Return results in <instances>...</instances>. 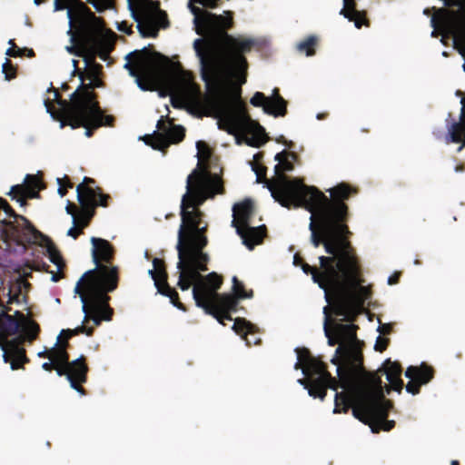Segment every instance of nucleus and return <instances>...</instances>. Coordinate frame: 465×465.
I'll return each instance as SVG.
<instances>
[{
  "instance_id": "nucleus-47",
  "label": "nucleus",
  "mask_w": 465,
  "mask_h": 465,
  "mask_svg": "<svg viewBox=\"0 0 465 465\" xmlns=\"http://www.w3.org/2000/svg\"><path fill=\"white\" fill-rule=\"evenodd\" d=\"M153 269L156 271V272L162 278L163 282H164V283L167 282L168 275H167L164 261L162 259H159V258H153Z\"/></svg>"
},
{
  "instance_id": "nucleus-21",
  "label": "nucleus",
  "mask_w": 465,
  "mask_h": 465,
  "mask_svg": "<svg viewBox=\"0 0 465 465\" xmlns=\"http://www.w3.org/2000/svg\"><path fill=\"white\" fill-rule=\"evenodd\" d=\"M44 176H25L21 184L11 187L10 195L21 204L25 203L26 199L39 197V192L45 188Z\"/></svg>"
},
{
  "instance_id": "nucleus-43",
  "label": "nucleus",
  "mask_w": 465,
  "mask_h": 465,
  "mask_svg": "<svg viewBox=\"0 0 465 465\" xmlns=\"http://www.w3.org/2000/svg\"><path fill=\"white\" fill-rule=\"evenodd\" d=\"M232 329L237 334L246 336L252 332L253 325L244 318H236Z\"/></svg>"
},
{
  "instance_id": "nucleus-2",
  "label": "nucleus",
  "mask_w": 465,
  "mask_h": 465,
  "mask_svg": "<svg viewBox=\"0 0 465 465\" xmlns=\"http://www.w3.org/2000/svg\"><path fill=\"white\" fill-rule=\"evenodd\" d=\"M256 183L268 188L273 199L285 208H304L311 213L309 230L311 242L317 248L323 245L329 256H320L322 265L335 262L338 271L355 274L360 259L352 246L351 232L347 225L350 213L346 203L358 193V188L347 183L326 189L330 197L303 179L294 176H256Z\"/></svg>"
},
{
  "instance_id": "nucleus-39",
  "label": "nucleus",
  "mask_w": 465,
  "mask_h": 465,
  "mask_svg": "<svg viewBox=\"0 0 465 465\" xmlns=\"http://www.w3.org/2000/svg\"><path fill=\"white\" fill-rule=\"evenodd\" d=\"M76 1L77 0H54V10L60 11L67 9V16L72 23L74 18L76 11ZM78 15V14H76Z\"/></svg>"
},
{
  "instance_id": "nucleus-54",
  "label": "nucleus",
  "mask_w": 465,
  "mask_h": 465,
  "mask_svg": "<svg viewBox=\"0 0 465 465\" xmlns=\"http://www.w3.org/2000/svg\"><path fill=\"white\" fill-rule=\"evenodd\" d=\"M149 274L153 278L154 285L157 290L158 287H163L164 285V282H163L162 278L159 276V274L156 272L154 269L149 270Z\"/></svg>"
},
{
  "instance_id": "nucleus-45",
  "label": "nucleus",
  "mask_w": 465,
  "mask_h": 465,
  "mask_svg": "<svg viewBox=\"0 0 465 465\" xmlns=\"http://www.w3.org/2000/svg\"><path fill=\"white\" fill-rule=\"evenodd\" d=\"M250 103L255 107H262L264 113L265 106H267V104L271 105L268 96H265V94L262 92H256L251 98Z\"/></svg>"
},
{
  "instance_id": "nucleus-20",
  "label": "nucleus",
  "mask_w": 465,
  "mask_h": 465,
  "mask_svg": "<svg viewBox=\"0 0 465 465\" xmlns=\"http://www.w3.org/2000/svg\"><path fill=\"white\" fill-rule=\"evenodd\" d=\"M83 303L82 310L84 313L83 323H87L90 320L93 321L95 326H99L102 321H111L114 310L110 307L109 302L94 304L92 302L91 298L85 294L80 293L79 295Z\"/></svg>"
},
{
  "instance_id": "nucleus-15",
  "label": "nucleus",
  "mask_w": 465,
  "mask_h": 465,
  "mask_svg": "<svg viewBox=\"0 0 465 465\" xmlns=\"http://www.w3.org/2000/svg\"><path fill=\"white\" fill-rule=\"evenodd\" d=\"M320 262L321 270L317 267L311 266L304 261L301 267L304 273L311 274L313 282L318 283L319 287L324 291L325 300L328 303L331 302V290L339 276V271L335 262H328L322 265Z\"/></svg>"
},
{
  "instance_id": "nucleus-16",
  "label": "nucleus",
  "mask_w": 465,
  "mask_h": 465,
  "mask_svg": "<svg viewBox=\"0 0 465 465\" xmlns=\"http://www.w3.org/2000/svg\"><path fill=\"white\" fill-rule=\"evenodd\" d=\"M79 78L81 84L77 89L71 94L70 102H62L67 106L68 110H100L99 102L97 101V94L94 92V88L93 83L90 80L88 84L84 83L85 77L84 72L79 73Z\"/></svg>"
},
{
  "instance_id": "nucleus-61",
  "label": "nucleus",
  "mask_w": 465,
  "mask_h": 465,
  "mask_svg": "<svg viewBox=\"0 0 465 465\" xmlns=\"http://www.w3.org/2000/svg\"><path fill=\"white\" fill-rule=\"evenodd\" d=\"M90 80L92 81L94 89L104 86V82L100 79V76L96 78H91Z\"/></svg>"
},
{
  "instance_id": "nucleus-23",
  "label": "nucleus",
  "mask_w": 465,
  "mask_h": 465,
  "mask_svg": "<svg viewBox=\"0 0 465 465\" xmlns=\"http://www.w3.org/2000/svg\"><path fill=\"white\" fill-rule=\"evenodd\" d=\"M20 220L22 223L14 227L19 244H38L42 246L47 241L49 237L38 231L28 219L20 216Z\"/></svg>"
},
{
  "instance_id": "nucleus-58",
  "label": "nucleus",
  "mask_w": 465,
  "mask_h": 465,
  "mask_svg": "<svg viewBox=\"0 0 465 465\" xmlns=\"http://www.w3.org/2000/svg\"><path fill=\"white\" fill-rule=\"evenodd\" d=\"M65 210H66V213L68 214H71L73 216V218L74 216H77L76 214V210H77V207L74 203H72L71 202H68L66 207H65Z\"/></svg>"
},
{
  "instance_id": "nucleus-35",
  "label": "nucleus",
  "mask_w": 465,
  "mask_h": 465,
  "mask_svg": "<svg viewBox=\"0 0 465 465\" xmlns=\"http://www.w3.org/2000/svg\"><path fill=\"white\" fill-rule=\"evenodd\" d=\"M331 305L330 306H325L323 308V313H324V322H323V330H324V334L325 336L327 337L328 339V344L330 346H334L336 344L340 345L341 344V341L339 340L338 336L335 335L333 330L331 329Z\"/></svg>"
},
{
  "instance_id": "nucleus-46",
  "label": "nucleus",
  "mask_w": 465,
  "mask_h": 465,
  "mask_svg": "<svg viewBox=\"0 0 465 465\" xmlns=\"http://www.w3.org/2000/svg\"><path fill=\"white\" fill-rule=\"evenodd\" d=\"M24 52H27V57H34L35 55V51L30 48H19L11 46L6 50V55L10 57H22L24 56Z\"/></svg>"
},
{
  "instance_id": "nucleus-37",
  "label": "nucleus",
  "mask_w": 465,
  "mask_h": 465,
  "mask_svg": "<svg viewBox=\"0 0 465 465\" xmlns=\"http://www.w3.org/2000/svg\"><path fill=\"white\" fill-rule=\"evenodd\" d=\"M158 292L170 299L171 303L177 309L186 312V306L181 302L179 294L175 289L172 288L168 282H165L163 287H158Z\"/></svg>"
},
{
  "instance_id": "nucleus-8",
  "label": "nucleus",
  "mask_w": 465,
  "mask_h": 465,
  "mask_svg": "<svg viewBox=\"0 0 465 465\" xmlns=\"http://www.w3.org/2000/svg\"><path fill=\"white\" fill-rule=\"evenodd\" d=\"M296 351L299 361L295 364V369L302 368V372L306 376L299 381L308 390L310 396L322 401L326 397L327 389L337 391L341 388V392H348L352 387L359 386L361 377L353 378L351 385L343 386L340 377H332L327 370V365L321 359L313 357L308 349H296Z\"/></svg>"
},
{
  "instance_id": "nucleus-57",
  "label": "nucleus",
  "mask_w": 465,
  "mask_h": 465,
  "mask_svg": "<svg viewBox=\"0 0 465 465\" xmlns=\"http://www.w3.org/2000/svg\"><path fill=\"white\" fill-rule=\"evenodd\" d=\"M55 345L59 346V347H64L65 351H67L70 344H69V340H66V338H64L63 336H61L59 334V336L57 337V341L55 343Z\"/></svg>"
},
{
  "instance_id": "nucleus-49",
  "label": "nucleus",
  "mask_w": 465,
  "mask_h": 465,
  "mask_svg": "<svg viewBox=\"0 0 465 465\" xmlns=\"http://www.w3.org/2000/svg\"><path fill=\"white\" fill-rule=\"evenodd\" d=\"M58 193L63 197L67 193L68 188H73L74 183L69 180V176L57 177Z\"/></svg>"
},
{
  "instance_id": "nucleus-10",
  "label": "nucleus",
  "mask_w": 465,
  "mask_h": 465,
  "mask_svg": "<svg viewBox=\"0 0 465 465\" xmlns=\"http://www.w3.org/2000/svg\"><path fill=\"white\" fill-rule=\"evenodd\" d=\"M119 269L107 264L95 265L94 269L85 272L77 282L75 293L85 294L94 304L109 302V292L117 289L119 284Z\"/></svg>"
},
{
  "instance_id": "nucleus-22",
  "label": "nucleus",
  "mask_w": 465,
  "mask_h": 465,
  "mask_svg": "<svg viewBox=\"0 0 465 465\" xmlns=\"http://www.w3.org/2000/svg\"><path fill=\"white\" fill-rule=\"evenodd\" d=\"M405 376L411 381L406 384V391L412 395L420 393V386L429 383L434 377L431 366L422 363L420 366H410Z\"/></svg>"
},
{
  "instance_id": "nucleus-6",
  "label": "nucleus",
  "mask_w": 465,
  "mask_h": 465,
  "mask_svg": "<svg viewBox=\"0 0 465 465\" xmlns=\"http://www.w3.org/2000/svg\"><path fill=\"white\" fill-rule=\"evenodd\" d=\"M349 322L343 324L331 317V327L341 341L331 362L337 366V375L343 386L351 385L353 378L362 372L361 377L366 372L363 369L362 342L357 338L359 327L354 322Z\"/></svg>"
},
{
  "instance_id": "nucleus-44",
  "label": "nucleus",
  "mask_w": 465,
  "mask_h": 465,
  "mask_svg": "<svg viewBox=\"0 0 465 465\" xmlns=\"http://www.w3.org/2000/svg\"><path fill=\"white\" fill-rule=\"evenodd\" d=\"M81 333H85L87 336H92L94 333V328L81 325L74 329L62 330L60 335L64 338H66V340H70L72 337Z\"/></svg>"
},
{
  "instance_id": "nucleus-26",
  "label": "nucleus",
  "mask_w": 465,
  "mask_h": 465,
  "mask_svg": "<svg viewBox=\"0 0 465 465\" xmlns=\"http://www.w3.org/2000/svg\"><path fill=\"white\" fill-rule=\"evenodd\" d=\"M31 284L22 277H18L15 281L11 282L8 285L6 295L8 296V304L12 303H27L28 292Z\"/></svg>"
},
{
  "instance_id": "nucleus-60",
  "label": "nucleus",
  "mask_w": 465,
  "mask_h": 465,
  "mask_svg": "<svg viewBox=\"0 0 465 465\" xmlns=\"http://www.w3.org/2000/svg\"><path fill=\"white\" fill-rule=\"evenodd\" d=\"M401 272H395L388 279V283L390 285L397 284L400 281Z\"/></svg>"
},
{
  "instance_id": "nucleus-29",
  "label": "nucleus",
  "mask_w": 465,
  "mask_h": 465,
  "mask_svg": "<svg viewBox=\"0 0 465 465\" xmlns=\"http://www.w3.org/2000/svg\"><path fill=\"white\" fill-rule=\"evenodd\" d=\"M270 104L265 106V114L274 117L285 116L287 114V101L280 94L279 89L274 88L272 96H268Z\"/></svg>"
},
{
  "instance_id": "nucleus-56",
  "label": "nucleus",
  "mask_w": 465,
  "mask_h": 465,
  "mask_svg": "<svg viewBox=\"0 0 465 465\" xmlns=\"http://www.w3.org/2000/svg\"><path fill=\"white\" fill-rule=\"evenodd\" d=\"M60 366L56 364L54 361H50L49 362H44L42 365V368L46 371H51L53 370H55L57 372V368Z\"/></svg>"
},
{
  "instance_id": "nucleus-7",
  "label": "nucleus",
  "mask_w": 465,
  "mask_h": 465,
  "mask_svg": "<svg viewBox=\"0 0 465 465\" xmlns=\"http://www.w3.org/2000/svg\"><path fill=\"white\" fill-rule=\"evenodd\" d=\"M355 274L339 271V276L331 290V309L336 316L346 322H355L364 310V304L371 297V290L361 284V263L356 262Z\"/></svg>"
},
{
  "instance_id": "nucleus-41",
  "label": "nucleus",
  "mask_w": 465,
  "mask_h": 465,
  "mask_svg": "<svg viewBox=\"0 0 465 465\" xmlns=\"http://www.w3.org/2000/svg\"><path fill=\"white\" fill-rule=\"evenodd\" d=\"M317 44L318 38L315 35H309L298 44L297 49L302 53H305L307 56H312L315 54V46Z\"/></svg>"
},
{
  "instance_id": "nucleus-62",
  "label": "nucleus",
  "mask_w": 465,
  "mask_h": 465,
  "mask_svg": "<svg viewBox=\"0 0 465 465\" xmlns=\"http://www.w3.org/2000/svg\"><path fill=\"white\" fill-rule=\"evenodd\" d=\"M278 143H282L284 145H286L289 148H292L293 145V143L292 141H287L283 135H281L279 138L276 139Z\"/></svg>"
},
{
  "instance_id": "nucleus-52",
  "label": "nucleus",
  "mask_w": 465,
  "mask_h": 465,
  "mask_svg": "<svg viewBox=\"0 0 465 465\" xmlns=\"http://www.w3.org/2000/svg\"><path fill=\"white\" fill-rule=\"evenodd\" d=\"M389 343H390V340L388 338L378 336L375 345H374V349L377 351L382 352L383 351H385L387 349Z\"/></svg>"
},
{
  "instance_id": "nucleus-55",
  "label": "nucleus",
  "mask_w": 465,
  "mask_h": 465,
  "mask_svg": "<svg viewBox=\"0 0 465 465\" xmlns=\"http://www.w3.org/2000/svg\"><path fill=\"white\" fill-rule=\"evenodd\" d=\"M82 233H83L82 228H79L78 226H75L74 224V227L70 228L67 232V234L69 236L73 237L74 239H77L79 237V235H81Z\"/></svg>"
},
{
  "instance_id": "nucleus-19",
  "label": "nucleus",
  "mask_w": 465,
  "mask_h": 465,
  "mask_svg": "<svg viewBox=\"0 0 465 465\" xmlns=\"http://www.w3.org/2000/svg\"><path fill=\"white\" fill-rule=\"evenodd\" d=\"M198 163L190 174H223L219 158L203 141L196 143Z\"/></svg>"
},
{
  "instance_id": "nucleus-9",
  "label": "nucleus",
  "mask_w": 465,
  "mask_h": 465,
  "mask_svg": "<svg viewBox=\"0 0 465 465\" xmlns=\"http://www.w3.org/2000/svg\"><path fill=\"white\" fill-rule=\"evenodd\" d=\"M78 7L81 12L87 15V19H82L79 22L77 33V45L74 50L84 52L86 55H93L95 61L99 56L105 61L110 52L113 50V45L104 36V21L97 17L84 3L79 2Z\"/></svg>"
},
{
  "instance_id": "nucleus-32",
  "label": "nucleus",
  "mask_w": 465,
  "mask_h": 465,
  "mask_svg": "<svg viewBox=\"0 0 465 465\" xmlns=\"http://www.w3.org/2000/svg\"><path fill=\"white\" fill-rule=\"evenodd\" d=\"M68 51L76 56L82 57L85 64L84 77L87 79L96 78L102 74L103 66L94 60L93 55H86L84 52H78L74 47H69Z\"/></svg>"
},
{
  "instance_id": "nucleus-27",
  "label": "nucleus",
  "mask_w": 465,
  "mask_h": 465,
  "mask_svg": "<svg viewBox=\"0 0 465 465\" xmlns=\"http://www.w3.org/2000/svg\"><path fill=\"white\" fill-rule=\"evenodd\" d=\"M340 15H343L349 21L353 22L354 25L359 29L361 28L362 25H370L366 11L357 10L355 0H343V7L341 9Z\"/></svg>"
},
{
  "instance_id": "nucleus-51",
  "label": "nucleus",
  "mask_w": 465,
  "mask_h": 465,
  "mask_svg": "<svg viewBox=\"0 0 465 465\" xmlns=\"http://www.w3.org/2000/svg\"><path fill=\"white\" fill-rule=\"evenodd\" d=\"M260 154L257 153L254 155L253 163H252V170L254 172L255 174H266L267 167L264 166L262 163H260Z\"/></svg>"
},
{
  "instance_id": "nucleus-59",
  "label": "nucleus",
  "mask_w": 465,
  "mask_h": 465,
  "mask_svg": "<svg viewBox=\"0 0 465 465\" xmlns=\"http://www.w3.org/2000/svg\"><path fill=\"white\" fill-rule=\"evenodd\" d=\"M392 331V326L391 324H382L379 326L378 331L383 335L390 334Z\"/></svg>"
},
{
  "instance_id": "nucleus-38",
  "label": "nucleus",
  "mask_w": 465,
  "mask_h": 465,
  "mask_svg": "<svg viewBox=\"0 0 465 465\" xmlns=\"http://www.w3.org/2000/svg\"><path fill=\"white\" fill-rule=\"evenodd\" d=\"M82 208L83 211L77 213V216L74 217V224L84 230V228L89 225V223L94 214V208L91 209L87 206H82Z\"/></svg>"
},
{
  "instance_id": "nucleus-5",
  "label": "nucleus",
  "mask_w": 465,
  "mask_h": 465,
  "mask_svg": "<svg viewBox=\"0 0 465 465\" xmlns=\"http://www.w3.org/2000/svg\"><path fill=\"white\" fill-rule=\"evenodd\" d=\"M0 307V333L6 337L16 335L5 341L0 337L4 361L10 363L14 371L24 369V365L29 362L24 344L25 341H35L41 328L35 320L20 311H15L14 315L9 314L12 308L5 305L1 299Z\"/></svg>"
},
{
  "instance_id": "nucleus-4",
  "label": "nucleus",
  "mask_w": 465,
  "mask_h": 465,
  "mask_svg": "<svg viewBox=\"0 0 465 465\" xmlns=\"http://www.w3.org/2000/svg\"><path fill=\"white\" fill-rule=\"evenodd\" d=\"M400 363L386 360L376 372H365L358 387L348 392H337L334 398V413H346L352 410L353 416L369 425L373 433L390 431L395 426L394 420H387L392 408L391 401L385 399L391 390L401 392L403 381Z\"/></svg>"
},
{
  "instance_id": "nucleus-12",
  "label": "nucleus",
  "mask_w": 465,
  "mask_h": 465,
  "mask_svg": "<svg viewBox=\"0 0 465 465\" xmlns=\"http://www.w3.org/2000/svg\"><path fill=\"white\" fill-rule=\"evenodd\" d=\"M128 62L124 64L130 74L136 78L138 86L143 90H148V85L140 77V74L152 72L160 66L162 61L167 58L156 51H152L149 47H143L142 50H135L128 54L125 57Z\"/></svg>"
},
{
  "instance_id": "nucleus-30",
  "label": "nucleus",
  "mask_w": 465,
  "mask_h": 465,
  "mask_svg": "<svg viewBox=\"0 0 465 465\" xmlns=\"http://www.w3.org/2000/svg\"><path fill=\"white\" fill-rule=\"evenodd\" d=\"M232 300H234V303L230 306H223L221 301L216 302H212L211 306L213 311L211 312H205L206 314L212 315L221 324L225 325L224 321H232L231 316V312H235L237 311V306L239 302L237 299L232 296Z\"/></svg>"
},
{
  "instance_id": "nucleus-36",
  "label": "nucleus",
  "mask_w": 465,
  "mask_h": 465,
  "mask_svg": "<svg viewBox=\"0 0 465 465\" xmlns=\"http://www.w3.org/2000/svg\"><path fill=\"white\" fill-rule=\"evenodd\" d=\"M42 247L46 248V252L51 262L56 265L58 271H62L65 267V263L60 252L57 250L53 241L50 238H48L47 241H45L43 243Z\"/></svg>"
},
{
  "instance_id": "nucleus-24",
  "label": "nucleus",
  "mask_w": 465,
  "mask_h": 465,
  "mask_svg": "<svg viewBox=\"0 0 465 465\" xmlns=\"http://www.w3.org/2000/svg\"><path fill=\"white\" fill-rule=\"evenodd\" d=\"M236 232L242 239L243 244L252 250L256 245L262 243L263 239L267 235V228L265 225L252 227L248 224L236 226Z\"/></svg>"
},
{
  "instance_id": "nucleus-25",
  "label": "nucleus",
  "mask_w": 465,
  "mask_h": 465,
  "mask_svg": "<svg viewBox=\"0 0 465 465\" xmlns=\"http://www.w3.org/2000/svg\"><path fill=\"white\" fill-rule=\"evenodd\" d=\"M91 242L93 244L92 257L94 264H111L114 254L113 245L107 240L96 237H92Z\"/></svg>"
},
{
  "instance_id": "nucleus-14",
  "label": "nucleus",
  "mask_w": 465,
  "mask_h": 465,
  "mask_svg": "<svg viewBox=\"0 0 465 465\" xmlns=\"http://www.w3.org/2000/svg\"><path fill=\"white\" fill-rule=\"evenodd\" d=\"M157 131L153 134H146L143 140L153 149L165 151L171 143H177L183 140L185 129L182 125H175L170 122L164 121L162 116L157 122Z\"/></svg>"
},
{
  "instance_id": "nucleus-64",
  "label": "nucleus",
  "mask_w": 465,
  "mask_h": 465,
  "mask_svg": "<svg viewBox=\"0 0 465 465\" xmlns=\"http://www.w3.org/2000/svg\"><path fill=\"white\" fill-rule=\"evenodd\" d=\"M302 262H303V259H302V258L298 253H296V254L294 255V257H293V264H294L295 266H299V265L301 266V264L302 263Z\"/></svg>"
},
{
  "instance_id": "nucleus-13",
  "label": "nucleus",
  "mask_w": 465,
  "mask_h": 465,
  "mask_svg": "<svg viewBox=\"0 0 465 465\" xmlns=\"http://www.w3.org/2000/svg\"><path fill=\"white\" fill-rule=\"evenodd\" d=\"M114 121V116L104 114L102 109L86 111L69 110L67 119L62 121L61 127L65 125H69L73 129L84 127L85 129V135L92 137L94 131L102 126L113 127Z\"/></svg>"
},
{
  "instance_id": "nucleus-50",
  "label": "nucleus",
  "mask_w": 465,
  "mask_h": 465,
  "mask_svg": "<svg viewBox=\"0 0 465 465\" xmlns=\"http://www.w3.org/2000/svg\"><path fill=\"white\" fill-rule=\"evenodd\" d=\"M25 267L31 271L48 272L49 265L44 261H32L25 263Z\"/></svg>"
},
{
  "instance_id": "nucleus-17",
  "label": "nucleus",
  "mask_w": 465,
  "mask_h": 465,
  "mask_svg": "<svg viewBox=\"0 0 465 465\" xmlns=\"http://www.w3.org/2000/svg\"><path fill=\"white\" fill-rule=\"evenodd\" d=\"M77 199L84 207L95 208L96 206H108L110 195L104 194L103 190L96 185V181L84 176V181L77 185Z\"/></svg>"
},
{
  "instance_id": "nucleus-31",
  "label": "nucleus",
  "mask_w": 465,
  "mask_h": 465,
  "mask_svg": "<svg viewBox=\"0 0 465 465\" xmlns=\"http://www.w3.org/2000/svg\"><path fill=\"white\" fill-rule=\"evenodd\" d=\"M298 156L293 152L283 150L275 155L277 164L274 167L273 174H284L285 172H291L294 169V163Z\"/></svg>"
},
{
  "instance_id": "nucleus-1",
  "label": "nucleus",
  "mask_w": 465,
  "mask_h": 465,
  "mask_svg": "<svg viewBox=\"0 0 465 465\" xmlns=\"http://www.w3.org/2000/svg\"><path fill=\"white\" fill-rule=\"evenodd\" d=\"M216 8L219 0H190L189 8L194 15L197 35H205L193 42V49L200 63V75L204 83L203 94L189 71L181 70L174 76V86L181 97L203 111L206 116L218 119L220 130L229 134H241L246 144L261 147L269 137L265 129L251 118L245 104L241 100V88L234 89L232 77L243 74L246 82L248 63L244 54L251 52L255 41L227 33L232 27L231 12L215 15L193 5Z\"/></svg>"
},
{
  "instance_id": "nucleus-33",
  "label": "nucleus",
  "mask_w": 465,
  "mask_h": 465,
  "mask_svg": "<svg viewBox=\"0 0 465 465\" xmlns=\"http://www.w3.org/2000/svg\"><path fill=\"white\" fill-rule=\"evenodd\" d=\"M49 91H53L54 94V100L57 103V104L61 107L59 111H56L52 104V102L49 99H46L45 101V105L46 107V110L48 113L51 114V115L60 121L62 124V121H65L68 116V108L66 105L60 104L62 102H68L67 100L62 99L61 94L59 91L54 87L50 88Z\"/></svg>"
},
{
  "instance_id": "nucleus-53",
  "label": "nucleus",
  "mask_w": 465,
  "mask_h": 465,
  "mask_svg": "<svg viewBox=\"0 0 465 465\" xmlns=\"http://www.w3.org/2000/svg\"><path fill=\"white\" fill-rule=\"evenodd\" d=\"M87 2L98 11H104L107 5L110 4L111 0H87Z\"/></svg>"
},
{
  "instance_id": "nucleus-34",
  "label": "nucleus",
  "mask_w": 465,
  "mask_h": 465,
  "mask_svg": "<svg viewBox=\"0 0 465 465\" xmlns=\"http://www.w3.org/2000/svg\"><path fill=\"white\" fill-rule=\"evenodd\" d=\"M450 142L452 143H462L458 149L460 151L465 147V115H460V122L453 123L449 129Z\"/></svg>"
},
{
  "instance_id": "nucleus-42",
  "label": "nucleus",
  "mask_w": 465,
  "mask_h": 465,
  "mask_svg": "<svg viewBox=\"0 0 465 465\" xmlns=\"http://www.w3.org/2000/svg\"><path fill=\"white\" fill-rule=\"evenodd\" d=\"M51 361H54L59 366H65L69 361V353L64 347L54 345L51 349Z\"/></svg>"
},
{
  "instance_id": "nucleus-28",
  "label": "nucleus",
  "mask_w": 465,
  "mask_h": 465,
  "mask_svg": "<svg viewBox=\"0 0 465 465\" xmlns=\"http://www.w3.org/2000/svg\"><path fill=\"white\" fill-rule=\"evenodd\" d=\"M232 211L233 220L232 221V226L236 228V226L246 225L250 223L253 213V205L250 200H246L235 204Z\"/></svg>"
},
{
  "instance_id": "nucleus-48",
  "label": "nucleus",
  "mask_w": 465,
  "mask_h": 465,
  "mask_svg": "<svg viewBox=\"0 0 465 465\" xmlns=\"http://www.w3.org/2000/svg\"><path fill=\"white\" fill-rule=\"evenodd\" d=\"M2 70L6 80L10 81L16 77V67L12 64L11 60L5 59Z\"/></svg>"
},
{
  "instance_id": "nucleus-18",
  "label": "nucleus",
  "mask_w": 465,
  "mask_h": 465,
  "mask_svg": "<svg viewBox=\"0 0 465 465\" xmlns=\"http://www.w3.org/2000/svg\"><path fill=\"white\" fill-rule=\"evenodd\" d=\"M88 371L86 358L84 355L69 361L65 366L57 368V375L66 376L71 387L82 395H85V390L82 384L86 382Z\"/></svg>"
},
{
  "instance_id": "nucleus-11",
  "label": "nucleus",
  "mask_w": 465,
  "mask_h": 465,
  "mask_svg": "<svg viewBox=\"0 0 465 465\" xmlns=\"http://www.w3.org/2000/svg\"><path fill=\"white\" fill-rule=\"evenodd\" d=\"M223 279L218 273L213 272L203 276L193 288V297L197 307L203 309L205 312H211L213 309L212 302L221 301L223 306H230L234 303L231 294H220L218 290L221 288Z\"/></svg>"
},
{
  "instance_id": "nucleus-40",
  "label": "nucleus",
  "mask_w": 465,
  "mask_h": 465,
  "mask_svg": "<svg viewBox=\"0 0 465 465\" xmlns=\"http://www.w3.org/2000/svg\"><path fill=\"white\" fill-rule=\"evenodd\" d=\"M232 292L233 294L231 295L235 297L238 302L240 299L252 298L253 296V291L245 290L244 284L236 276L232 277Z\"/></svg>"
},
{
  "instance_id": "nucleus-63",
  "label": "nucleus",
  "mask_w": 465,
  "mask_h": 465,
  "mask_svg": "<svg viewBox=\"0 0 465 465\" xmlns=\"http://www.w3.org/2000/svg\"><path fill=\"white\" fill-rule=\"evenodd\" d=\"M62 278H64V274L62 272H52V277H51L52 282H57Z\"/></svg>"
},
{
  "instance_id": "nucleus-3",
  "label": "nucleus",
  "mask_w": 465,
  "mask_h": 465,
  "mask_svg": "<svg viewBox=\"0 0 465 465\" xmlns=\"http://www.w3.org/2000/svg\"><path fill=\"white\" fill-rule=\"evenodd\" d=\"M223 176H187L186 192L180 205L181 225L178 231L177 252L180 270L177 286L187 291L208 271L210 256L203 249L208 245V223L200 207L207 199L224 193Z\"/></svg>"
}]
</instances>
